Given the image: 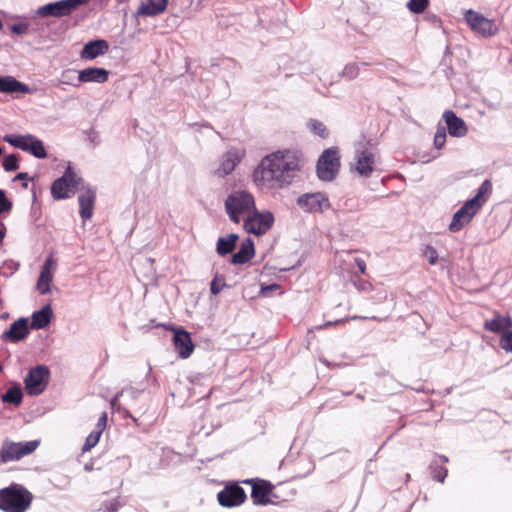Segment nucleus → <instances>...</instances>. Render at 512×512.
I'll return each instance as SVG.
<instances>
[{
    "label": "nucleus",
    "mask_w": 512,
    "mask_h": 512,
    "mask_svg": "<svg viewBox=\"0 0 512 512\" xmlns=\"http://www.w3.org/2000/svg\"><path fill=\"white\" fill-rule=\"evenodd\" d=\"M77 71L75 69H65L61 72V77L57 80V85H71L79 87L81 82H78Z\"/></svg>",
    "instance_id": "obj_35"
},
{
    "label": "nucleus",
    "mask_w": 512,
    "mask_h": 512,
    "mask_svg": "<svg viewBox=\"0 0 512 512\" xmlns=\"http://www.w3.org/2000/svg\"><path fill=\"white\" fill-rule=\"evenodd\" d=\"M464 20L473 32L481 35L482 37L488 38L498 33V27L494 20L486 18L484 15L473 9L465 11Z\"/></svg>",
    "instance_id": "obj_11"
},
{
    "label": "nucleus",
    "mask_w": 512,
    "mask_h": 512,
    "mask_svg": "<svg viewBox=\"0 0 512 512\" xmlns=\"http://www.w3.org/2000/svg\"><path fill=\"white\" fill-rule=\"evenodd\" d=\"M451 51H450V48L447 46L446 49H445V52H444V57L448 56V55H451Z\"/></svg>",
    "instance_id": "obj_61"
},
{
    "label": "nucleus",
    "mask_w": 512,
    "mask_h": 512,
    "mask_svg": "<svg viewBox=\"0 0 512 512\" xmlns=\"http://www.w3.org/2000/svg\"><path fill=\"white\" fill-rule=\"evenodd\" d=\"M83 178L79 177L71 164L66 167L63 175L51 184V195L54 200H64L70 198L71 193L74 192L79 185L83 184Z\"/></svg>",
    "instance_id": "obj_5"
},
{
    "label": "nucleus",
    "mask_w": 512,
    "mask_h": 512,
    "mask_svg": "<svg viewBox=\"0 0 512 512\" xmlns=\"http://www.w3.org/2000/svg\"><path fill=\"white\" fill-rule=\"evenodd\" d=\"M146 387L142 388H135V387H126L123 388L121 391L117 392L115 396L111 399V406L112 408H116L120 411L121 405L118 403L120 397H126L131 401H135L138 399V397L145 391Z\"/></svg>",
    "instance_id": "obj_31"
},
{
    "label": "nucleus",
    "mask_w": 512,
    "mask_h": 512,
    "mask_svg": "<svg viewBox=\"0 0 512 512\" xmlns=\"http://www.w3.org/2000/svg\"><path fill=\"white\" fill-rule=\"evenodd\" d=\"M446 142V128L444 126L438 125L436 133L434 135V146L436 149L440 150L444 147Z\"/></svg>",
    "instance_id": "obj_43"
},
{
    "label": "nucleus",
    "mask_w": 512,
    "mask_h": 512,
    "mask_svg": "<svg viewBox=\"0 0 512 512\" xmlns=\"http://www.w3.org/2000/svg\"><path fill=\"white\" fill-rule=\"evenodd\" d=\"M351 319H353V320H356V319H363V320H364V319H368V317L353 316V317H351ZM369 319H371V320H379L376 316L369 317Z\"/></svg>",
    "instance_id": "obj_58"
},
{
    "label": "nucleus",
    "mask_w": 512,
    "mask_h": 512,
    "mask_svg": "<svg viewBox=\"0 0 512 512\" xmlns=\"http://www.w3.org/2000/svg\"><path fill=\"white\" fill-rule=\"evenodd\" d=\"M300 168L296 153L276 151L262 158L253 171V181L257 186L282 188L292 183Z\"/></svg>",
    "instance_id": "obj_1"
},
{
    "label": "nucleus",
    "mask_w": 512,
    "mask_h": 512,
    "mask_svg": "<svg viewBox=\"0 0 512 512\" xmlns=\"http://www.w3.org/2000/svg\"><path fill=\"white\" fill-rule=\"evenodd\" d=\"M356 397H357V398H359V399H361V400H363V399H364V396H363V395H361V394H357V395H356Z\"/></svg>",
    "instance_id": "obj_62"
},
{
    "label": "nucleus",
    "mask_w": 512,
    "mask_h": 512,
    "mask_svg": "<svg viewBox=\"0 0 512 512\" xmlns=\"http://www.w3.org/2000/svg\"><path fill=\"white\" fill-rule=\"evenodd\" d=\"M29 25L25 22L14 23L10 26L13 34L24 35L28 32Z\"/></svg>",
    "instance_id": "obj_47"
},
{
    "label": "nucleus",
    "mask_w": 512,
    "mask_h": 512,
    "mask_svg": "<svg viewBox=\"0 0 512 512\" xmlns=\"http://www.w3.org/2000/svg\"><path fill=\"white\" fill-rule=\"evenodd\" d=\"M19 155L18 154H8L5 155L2 160V166L5 171L12 172L19 169Z\"/></svg>",
    "instance_id": "obj_38"
},
{
    "label": "nucleus",
    "mask_w": 512,
    "mask_h": 512,
    "mask_svg": "<svg viewBox=\"0 0 512 512\" xmlns=\"http://www.w3.org/2000/svg\"><path fill=\"white\" fill-rule=\"evenodd\" d=\"M431 20L439 21L438 17H437V16H435V15H434L433 17H431Z\"/></svg>",
    "instance_id": "obj_63"
},
{
    "label": "nucleus",
    "mask_w": 512,
    "mask_h": 512,
    "mask_svg": "<svg viewBox=\"0 0 512 512\" xmlns=\"http://www.w3.org/2000/svg\"><path fill=\"white\" fill-rule=\"evenodd\" d=\"M340 169V158L335 147L325 149L316 164V174L321 181H333Z\"/></svg>",
    "instance_id": "obj_6"
},
{
    "label": "nucleus",
    "mask_w": 512,
    "mask_h": 512,
    "mask_svg": "<svg viewBox=\"0 0 512 512\" xmlns=\"http://www.w3.org/2000/svg\"><path fill=\"white\" fill-rule=\"evenodd\" d=\"M108 50L109 44L105 39H93L84 44L80 56L85 60H94L106 54Z\"/></svg>",
    "instance_id": "obj_21"
},
{
    "label": "nucleus",
    "mask_w": 512,
    "mask_h": 512,
    "mask_svg": "<svg viewBox=\"0 0 512 512\" xmlns=\"http://www.w3.org/2000/svg\"><path fill=\"white\" fill-rule=\"evenodd\" d=\"M49 377L50 370L48 366L40 364L31 368L24 378L27 394L30 396L42 394L49 383Z\"/></svg>",
    "instance_id": "obj_8"
},
{
    "label": "nucleus",
    "mask_w": 512,
    "mask_h": 512,
    "mask_svg": "<svg viewBox=\"0 0 512 512\" xmlns=\"http://www.w3.org/2000/svg\"><path fill=\"white\" fill-rule=\"evenodd\" d=\"M240 162L241 156L238 151L236 149H230L222 156L220 165L216 169L215 174L218 177H225L232 173Z\"/></svg>",
    "instance_id": "obj_23"
},
{
    "label": "nucleus",
    "mask_w": 512,
    "mask_h": 512,
    "mask_svg": "<svg viewBox=\"0 0 512 512\" xmlns=\"http://www.w3.org/2000/svg\"><path fill=\"white\" fill-rule=\"evenodd\" d=\"M239 240L238 234L230 233L227 236L219 237L216 244V252L218 255L224 257L232 253Z\"/></svg>",
    "instance_id": "obj_30"
},
{
    "label": "nucleus",
    "mask_w": 512,
    "mask_h": 512,
    "mask_svg": "<svg viewBox=\"0 0 512 512\" xmlns=\"http://www.w3.org/2000/svg\"><path fill=\"white\" fill-rule=\"evenodd\" d=\"M38 440H31L26 442H12L8 439L3 441L0 450V462L8 463L18 461L24 456L34 452L39 446Z\"/></svg>",
    "instance_id": "obj_7"
},
{
    "label": "nucleus",
    "mask_w": 512,
    "mask_h": 512,
    "mask_svg": "<svg viewBox=\"0 0 512 512\" xmlns=\"http://www.w3.org/2000/svg\"><path fill=\"white\" fill-rule=\"evenodd\" d=\"M24 152H27L38 159H45L48 155L43 141L32 134L29 135Z\"/></svg>",
    "instance_id": "obj_32"
},
{
    "label": "nucleus",
    "mask_w": 512,
    "mask_h": 512,
    "mask_svg": "<svg viewBox=\"0 0 512 512\" xmlns=\"http://www.w3.org/2000/svg\"><path fill=\"white\" fill-rule=\"evenodd\" d=\"M90 0H59L40 6L36 13L40 17H64L70 15L79 6L85 5Z\"/></svg>",
    "instance_id": "obj_10"
},
{
    "label": "nucleus",
    "mask_w": 512,
    "mask_h": 512,
    "mask_svg": "<svg viewBox=\"0 0 512 512\" xmlns=\"http://www.w3.org/2000/svg\"><path fill=\"white\" fill-rule=\"evenodd\" d=\"M224 206L229 219L233 223L238 224L241 220V215L250 213L255 209V199L246 190H235L227 196Z\"/></svg>",
    "instance_id": "obj_4"
},
{
    "label": "nucleus",
    "mask_w": 512,
    "mask_h": 512,
    "mask_svg": "<svg viewBox=\"0 0 512 512\" xmlns=\"http://www.w3.org/2000/svg\"><path fill=\"white\" fill-rule=\"evenodd\" d=\"M13 273H14L13 271H12V272H10V273H6V272H4V271H2V270L0 269V275H2V276H3V277H5V278L10 277Z\"/></svg>",
    "instance_id": "obj_60"
},
{
    "label": "nucleus",
    "mask_w": 512,
    "mask_h": 512,
    "mask_svg": "<svg viewBox=\"0 0 512 512\" xmlns=\"http://www.w3.org/2000/svg\"><path fill=\"white\" fill-rule=\"evenodd\" d=\"M431 20L439 21L438 17H437V16H435V15H434L433 17H431Z\"/></svg>",
    "instance_id": "obj_64"
},
{
    "label": "nucleus",
    "mask_w": 512,
    "mask_h": 512,
    "mask_svg": "<svg viewBox=\"0 0 512 512\" xmlns=\"http://www.w3.org/2000/svg\"><path fill=\"white\" fill-rule=\"evenodd\" d=\"M251 499L256 506H266L268 504H276L274 499L278 496L274 492V486L268 480H258V483L253 484L251 491Z\"/></svg>",
    "instance_id": "obj_14"
},
{
    "label": "nucleus",
    "mask_w": 512,
    "mask_h": 512,
    "mask_svg": "<svg viewBox=\"0 0 512 512\" xmlns=\"http://www.w3.org/2000/svg\"><path fill=\"white\" fill-rule=\"evenodd\" d=\"M1 400L4 403L19 406L23 400V392L21 386L15 384L8 388L7 391L1 396Z\"/></svg>",
    "instance_id": "obj_33"
},
{
    "label": "nucleus",
    "mask_w": 512,
    "mask_h": 512,
    "mask_svg": "<svg viewBox=\"0 0 512 512\" xmlns=\"http://www.w3.org/2000/svg\"><path fill=\"white\" fill-rule=\"evenodd\" d=\"M499 345L504 351L512 353V330L501 335Z\"/></svg>",
    "instance_id": "obj_45"
},
{
    "label": "nucleus",
    "mask_w": 512,
    "mask_h": 512,
    "mask_svg": "<svg viewBox=\"0 0 512 512\" xmlns=\"http://www.w3.org/2000/svg\"><path fill=\"white\" fill-rule=\"evenodd\" d=\"M20 180H21V182H24V183L22 184V187H23V188H25V189H27V188H28V182H27V181H29V180H33V178H31V179H20Z\"/></svg>",
    "instance_id": "obj_59"
},
{
    "label": "nucleus",
    "mask_w": 512,
    "mask_h": 512,
    "mask_svg": "<svg viewBox=\"0 0 512 512\" xmlns=\"http://www.w3.org/2000/svg\"><path fill=\"white\" fill-rule=\"evenodd\" d=\"M123 504L119 501V497L113 500H106L101 503L100 509L104 512H118Z\"/></svg>",
    "instance_id": "obj_42"
},
{
    "label": "nucleus",
    "mask_w": 512,
    "mask_h": 512,
    "mask_svg": "<svg viewBox=\"0 0 512 512\" xmlns=\"http://www.w3.org/2000/svg\"><path fill=\"white\" fill-rule=\"evenodd\" d=\"M374 154L368 150L356 152L355 171L359 176L369 178L374 170Z\"/></svg>",
    "instance_id": "obj_22"
},
{
    "label": "nucleus",
    "mask_w": 512,
    "mask_h": 512,
    "mask_svg": "<svg viewBox=\"0 0 512 512\" xmlns=\"http://www.w3.org/2000/svg\"><path fill=\"white\" fill-rule=\"evenodd\" d=\"M173 344L180 358H188L194 350V343L191 335L183 328L176 329L172 337Z\"/></svg>",
    "instance_id": "obj_16"
},
{
    "label": "nucleus",
    "mask_w": 512,
    "mask_h": 512,
    "mask_svg": "<svg viewBox=\"0 0 512 512\" xmlns=\"http://www.w3.org/2000/svg\"><path fill=\"white\" fill-rule=\"evenodd\" d=\"M423 255L427 258L428 262L431 265H435L438 261V252L437 250L431 246L426 245L423 251Z\"/></svg>",
    "instance_id": "obj_46"
},
{
    "label": "nucleus",
    "mask_w": 512,
    "mask_h": 512,
    "mask_svg": "<svg viewBox=\"0 0 512 512\" xmlns=\"http://www.w3.org/2000/svg\"><path fill=\"white\" fill-rule=\"evenodd\" d=\"M224 287H226V281H225L224 275L216 273L210 283L211 294L218 295Z\"/></svg>",
    "instance_id": "obj_40"
},
{
    "label": "nucleus",
    "mask_w": 512,
    "mask_h": 512,
    "mask_svg": "<svg viewBox=\"0 0 512 512\" xmlns=\"http://www.w3.org/2000/svg\"><path fill=\"white\" fill-rule=\"evenodd\" d=\"M19 179H31V178L29 177V174L27 172H20L14 177L13 180L16 181Z\"/></svg>",
    "instance_id": "obj_51"
},
{
    "label": "nucleus",
    "mask_w": 512,
    "mask_h": 512,
    "mask_svg": "<svg viewBox=\"0 0 512 512\" xmlns=\"http://www.w3.org/2000/svg\"><path fill=\"white\" fill-rule=\"evenodd\" d=\"M274 221L275 218L272 212L268 210L258 211L255 208L253 213L244 220L243 228L249 234L260 236L272 228Z\"/></svg>",
    "instance_id": "obj_9"
},
{
    "label": "nucleus",
    "mask_w": 512,
    "mask_h": 512,
    "mask_svg": "<svg viewBox=\"0 0 512 512\" xmlns=\"http://www.w3.org/2000/svg\"><path fill=\"white\" fill-rule=\"evenodd\" d=\"M360 63V69L362 67H367V66H370V65H381L380 62H377V61H363V62H359Z\"/></svg>",
    "instance_id": "obj_52"
},
{
    "label": "nucleus",
    "mask_w": 512,
    "mask_h": 512,
    "mask_svg": "<svg viewBox=\"0 0 512 512\" xmlns=\"http://www.w3.org/2000/svg\"><path fill=\"white\" fill-rule=\"evenodd\" d=\"M96 199V189L87 186L84 193L78 196L80 216L83 220H89L93 216V209Z\"/></svg>",
    "instance_id": "obj_20"
},
{
    "label": "nucleus",
    "mask_w": 512,
    "mask_h": 512,
    "mask_svg": "<svg viewBox=\"0 0 512 512\" xmlns=\"http://www.w3.org/2000/svg\"><path fill=\"white\" fill-rule=\"evenodd\" d=\"M169 0H148L147 3H142L136 14L140 16L154 17L163 13L168 5Z\"/></svg>",
    "instance_id": "obj_28"
},
{
    "label": "nucleus",
    "mask_w": 512,
    "mask_h": 512,
    "mask_svg": "<svg viewBox=\"0 0 512 512\" xmlns=\"http://www.w3.org/2000/svg\"><path fill=\"white\" fill-rule=\"evenodd\" d=\"M448 461V457L445 455H438L430 462L429 469L433 480L444 483L448 475V470L442 464Z\"/></svg>",
    "instance_id": "obj_29"
},
{
    "label": "nucleus",
    "mask_w": 512,
    "mask_h": 512,
    "mask_svg": "<svg viewBox=\"0 0 512 512\" xmlns=\"http://www.w3.org/2000/svg\"><path fill=\"white\" fill-rule=\"evenodd\" d=\"M360 72V63L352 62L348 63L344 66L343 70L340 72L339 76L348 81L355 79Z\"/></svg>",
    "instance_id": "obj_36"
},
{
    "label": "nucleus",
    "mask_w": 512,
    "mask_h": 512,
    "mask_svg": "<svg viewBox=\"0 0 512 512\" xmlns=\"http://www.w3.org/2000/svg\"><path fill=\"white\" fill-rule=\"evenodd\" d=\"M355 285L360 290H367V286H368V284L366 282H359V284H357L355 282Z\"/></svg>",
    "instance_id": "obj_57"
},
{
    "label": "nucleus",
    "mask_w": 512,
    "mask_h": 512,
    "mask_svg": "<svg viewBox=\"0 0 512 512\" xmlns=\"http://www.w3.org/2000/svg\"><path fill=\"white\" fill-rule=\"evenodd\" d=\"M6 235V227L4 223L0 222V243L3 241Z\"/></svg>",
    "instance_id": "obj_53"
},
{
    "label": "nucleus",
    "mask_w": 512,
    "mask_h": 512,
    "mask_svg": "<svg viewBox=\"0 0 512 512\" xmlns=\"http://www.w3.org/2000/svg\"><path fill=\"white\" fill-rule=\"evenodd\" d=\"M355 262H356V265H357V267H358L359 271H360L362 274H364V273H365V271H366V263H365V261H364L363 259L357 258V259L355 260Z\"/></svg>",
    "instance_id": "obj_50"
},
{
    "label": "nucleus",
    "mask_w": 512,
    "mask_h": 512,
    "mask_svg": "<svg viewBox=\"0 0 512 512\" xmlns=\"http://www.w3.org/2000/svg\"><path fill=\"white\" fill-rule=\"evenodd\" d=\"M280 288H281V286L279 284L273 283V284L262 286L260 293L264 296H268L271 292L279 290Z\"/></svg>",
    "instance_id": "obj_48"
},
{
    "label": "nucleus",
    "mask_w": 512,
    "mask_h": 512,
    "mask_svg": "<svg viewBox=\"0 0 512 512\" xmlns=\"http://www.w3.org/2000/svg\"><path fill=\"white\" fill-rule=\"evenodd\" d=\"M52 317V307L50 304H46L41 309L32 313L29 327L35 330L44 329L50 324Z\"/></svg>",
    "instance_id": "obj_26"
},
{
    "label": "nucleus",
    "mask_w": 512,
    "mask_h": 512,
    "mask_svg": "<svg viewBox=\"0 0 512 512\" xmlns=\"http://www.w3.org/2000/svg\"><path fill=\"white\" fill-rule=\"evenodd\" d=\"M101 437V431H92L86 438L85 443L82 447V451L86 452L91 450L97 445Z\"/></svg>",
    "instance_id": "obj_41"
},
{
    "label": "nucleus",
    "mask_w": 512,
    "mask_h": 512,
    "mask_svg": "<svg viewBox=\"0 0 512 512\" xmlns=\"http://www.w3.org/2000/svg\"><path fill=\"white\" fill-rule=\"evenodd\" d=\"M443 120L446 124V129L452 137L462 138L468 133V127L465 121L456 115L452 110H446L442 115Z\"/></svg>",
    "instance_id": "obj_17"
},
{
    "label": "nucleus",
    "mask_w": 512,
    "mask_h": 512,
    "mask_svg": "<svg viewBox=\"0 0 512 512\" xmlns=\"http://www.w3.org/2000/svg\"><path fill=\"white\" fill-rule=\"evenodd\" d=\"M247 499L245 490L237 483L226 485L217 494V500L222 507L233 508L243 504Z\"/></svg>",
    "instance_id": "obj_13"
},
{
    "label": "nucleus",
    "mask_w": 512,
    "mask_h": 512,
    "mask_svg": "<svg viewBox=\"0 0 512 512\" xmlns=\"http://www.w3.org/2000/svg\"><path fill=\"white\" fill-rule=\"evenodd\" d=\"M309 129L319 137L326 139L329 136L328 129L323 122L317 119H310L307 123Z\"/></svg>",
    "instance_id": "obj_37"
},
{
    "label": "nucleus",
    "mask_w": 512,
    "mask_h": 512,
    "mask_svg": "<svg viewBox=\"0 0 512 512\" xmlns=\"http://www.w3.org/2000/svg\"><path fill=\"white\" fill-rule=\"evenodd\" d=\"M109 70L103 67H88L78 71V82L105 83L109 79Z\"/></svg>",
    "instance_id": "obj_19"
},
{
    "label": "nucleus",
    "mask_w": 512,
    "mask_h": 512,
    "mask_svg": "<svg viewBox=\"0 0 512 512\" xmlns=\"http://www.w3.org/2000/svg\"><path fill=\"white\" fill-rule=\"evenodd\" d=\"M258 480H259V479H254V478H251V479H245V480H243V481H242V483H244V484H249V485H251V487L253 488V484L258 483Z\"/></svg>",
    "instance_id": "obj_54"
},
{
    "label": "nucleus",
    "mask_w": 512,
    "mask_h": 512,
    "mask_svg": "<svg viewBox=\"0 0 512 512\" xmlns=\"http://www.w3.org/2000/svg\"><path fill=\"white\" fill-rule=\"evenodd\" d=\"M29 135L30 134H6L3 136V140L11 146L24 151L26 148V143L28 142Z\"/></svg>",
    "instance_id": "obj_34"
},
{
    "label": "nucleus",
    "mask_w": 512,
    "mask_h": 512,
    "mask_svg": "<svg viewBox=\"0 0 512 512\" xmlns=\"http://www.w3.org/2000/svg\"><path fill=\"white\" fill-rule=\"evenodd\" d=\"M106 424H107V413L106 412H103L101 414V416L99 417L98 419V422H97V430L96 431H101V433L103 432V430L105 429L106 427Z\"/></svg>",
    "instance_id": "obj_49"
},
{
    "label": "nucleus",
    "mask_w": 512,
    "mask_h": 512,
    "mask_svg": "<svg viewBox=\"0 0 512 512\" xmlns=\"http://www.w3.org/2000/svg\"><path fill=\"white\" fill-rule=\"evenodd\" d=\"M30 333L29 321L26 317H20L2 334V339L11 343H18L27 338Z\"/></svg>",
    "instance_id": "obj_15"
},
{
    "label": "nucleus",
    "mask_w": 512,
    "mask_h": 512,
    "mask_svg": "<svg viewBox=\"0 0 512 512\" xmlns=\"http://www.w3.org/2000/svg\"><path fill=\"white\" fill-rule=\"evenodd\" d=\"M151 372H152V367L149 366L148 368V372L147 374L145 375V379L148 381L149 379H152V381L155 383L156 382V379L154 377H152L151 375Z\"/></svg>",
    "instance_id": "obj_55"
},
{
    "label": "nucleus",
    "mask_w": 512,
    "mask_h": 512,
    "mask_svg": "<svg viewBox=\"0 0 512 512\" xmlns=\"http://www.w3.org/2000/svg\"><path fill=\"white\" fill-rule=\"evenodd\" d=\"M30 87L10 75H0V93L4 94H26Z\"/></svg>",
    "instance_id": "obj_24"
},
{
    "label": "nucleus",
    "mask_w": 512,
    "mask_h": 512,
    "mask_svg": "<svg viewBox=\"0 0 512 512\" xmlns=\"http://www.w3.org/2000/svg\"><path fill=\"white\" fill-rule=\"evenodd\" d=\"M13 203L7 197L6 191L0 189V215L3 213L10 212L12 210Z\"/></svg>",
    "instance_id": "obj_44"
},
{
    "label": "nucleus",
    "mask_w": 512,
    "mask_h": 512,
    "mask_svg": "<svg viewBox=\"0 0 512 512\" xmlns=\"http://www.w3.org/2000/svg\"><path fill=\"white\" fill-rule=\"evenodd\" d=\"M122 410H123V416L125 418H131L133 421H136V419L132 416V414L130 413L129 410H127L125 408H123Z\"/></svg>",
    "instance_id": "obj_56"
},
{
    "label": "nucleus",
    "mask_w": 512,
    "mask_h": 512,
    "mask_svg": "<svg viewBox=\"0 0 512 512\" xmlns=\"http://www.w3.org/2000/svg\"><path fill=\"white\" fill-rule=\"evenodd\" d=\"M429 0H408L406 6L411 13L421 14L429 6Z\"/></svg>",
    "instance_id": "obj_39"
},
{
    "label": "nucleus",
    "mask_w": 512,
    "mask_h": 512,
    "mask_svg": "<svg viewBox=\"0 0 512 512\" xmlns=\"http://www.w3.org/2000/svg\"><path fill=\"white\" fill-rule=\"evenodd\" d=\"M32 500V493L21 484L12 483L0 489V509L4 512H26Z\"/></svg>",
    "instance_id": "obj_3"
},
{
    "label": "nucleus",
    "mask_w": 512,
    "mask_h": 512,
    "mask_svg": "<svg viewBox=\"0 0 512 512\" xmlns=\"http://www.w3.org/2000/svg\"><path fill=\"white\" fill-rule=\"evenodd\" d=\"M492 192V183L489 179L484 180L478 187L476 195L468 199L460 209H458L448 226L450 232H458L469 224L477 215L482 206L486 203Z\"/></svg>",
    "instance_id": "obj_2"
},
{
    "label": "nucleus",
    "mask_w": 512,
    "mask_h": 512,
    "mask_svg": "<svg viewBox=\"0 0 512 512\" xmlns=\"http://www.w3.org/2000/svg\"><path fill=\"white\" fill-rule=\"evenodd\" d=\"M53 264L52 257L46 258L43 266L41 267L40 275L37 280V289L41 295L48 294L50 292V283L53 280L51 267Z\"/></svg>",
    "instance_id": "obj_27"
},
{
    "label": "nucleus",
    "mask_w": 512,
    "mask_h": 512,
    "mask_svg": "<svg viewBox=\"0 0 512 512\" xmlns=\"http://www.w3.org/2000/svg\"><path fill=\"white\" fill-rule=\"evenodd\" d=\"M483 327L485 330L501 336L512 331V318L510 315L494 312L493 318L485 320Z\"/></svg>",
    "instance_id": "obj_18"
},
{
    "label": "nucleus",
    "mask_w": 512,
    "mask_h": 512,
    "mask_svg": "<svg viewBox=\"0 0 512 512\" xmlns=\"http://www.w3.org/2000/svg\"><path fill=\"white\" fill-rule=\"evenodd\" d=\"M255 255V245L252 238L248 237L240 245L237 252L233 253L230 262L234 265H243L249 262Z\"/></svg>",
    "instance_id": "obj_25"
},
{
    "label": "nucleus",
    "mask_w": 512,
    "mask_h": 512,
    "mask_svg": "<svg viewBox=\"0 0 512 512\" xmlns=\"http://www.w3.org/2000/svg\"><path fill=\"white\" fill-rule=\"evenodd\" d=\"M296 204L306 213H322L331 207L326 193H304L296 199Z\"/></svg>",
    "instance_id": "obj_12"
}]
</instances>
